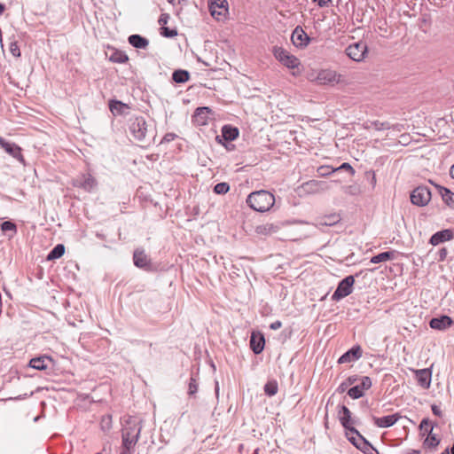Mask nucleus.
Instances as JSON below:
<instances>
[{"mask_svg":"<svg viewBox=\"0 0 454 454\" xmlns=\"http://www.w3.org/2000/svg\"><path fill=\"white\" fill-rule=\"evenodd\" d=\"M247 206L256 212H267L275 204V196L269 191L259 190L251 192L246 200Z\"/></svg>","mask_w":454,"mask_h":454,"instance_id":"f257e3e1","label":"nucleus"},{"mask_svg":"<svg viewBox=\"0 0 454 454\" xmlns=\"http://www.w3.org/2000/svg\"><path fill=\"white\" fill-rule=\"evenodd\" d=\"M141 420L136 417H129L121 429L122 445L135 446L140 437Z\"/></svg>","mask_w":454,"mask_h":454,"instance_id":"f03ea898","label":"nucleus"},{"mask_svg":"<svg viewBox=\"0 0 454 454\" xmlns=\"http://www.w3.org/2000/svg\"><path fill=\"white\" fill-rule=\"evenodd\" d=\"M362 272L363 271L361 270L360 272L356 273L355 276L348 275V276L345 277L343 279H341L339 282L337 288L335 289V291L333 292V294L332 295V300L338 301L347 297L350 294H352L353 286L355 284V277H358Z\"/></svg>","mask_w":454,"mask_h":454,"instance_id":"7ed1b4c3","label":"nucleus"},{"mask_svg":"<svg viewBox=\"0 0 454 454\" xmlns=\"http://www.w3.org/2000/svg\"><path fill=\"white\" fill-rule=\"evenodd\" d=\"M430 124L432 136L427 134V138L436 141L447 136L449 126L444 117L432 116Z\"/></svg>","mask_w":454,"mask_h":454,"instance_id":"20e7f679","label":"nucleus"},{"mask_svg":"<svg viewBox=\"0 0 454 454\" xmlns=\"http://www.w3.org/2000/svg\"><path fill=\"white\" fill-rule=\"evenodd\" d=\"M71 184L74 187L82 189L86 192H92L98 186L97 179L90 172L78 174L72 179Z\"/></svg>","mask_w":454,"mask_h":454,"instance_id":"39448f33","label":"nucleus"},{"mask_svg":"<svg viewBox=\"0 0 454 454\" xmlns=\"http://www.w3.org/2000/svg\"><path fill=\"white\" fill-rule=\"evenodd\" d=\"M273 55L276 59L288 69H294L301 65L300 59L282 47L275 46Z\"/></svg>","mask_w":454,"mask_h":454,"instance_id":"423d86ee","label":"nucleus"},{"mask_svg":"<svg viewBox=\"0 0 454 454\" xmlns=\"http://www.w3.org/2000/svg\"><path fill=\"white\" fill-rule=\"evenodd\" d=\"M129 130L135 139L142 141L147 132V124L143 116H132L129 120Z\"/></svg>","mask_w":454,"mask_h":454,"instance_id":"0eeeda50","label":"nucleus"},{"mask_svg":"<svg viewBox=\"0 0 454 454\" xmlns=\"http://www.w3.org/2000/svg\"><path fill=\"white\" fill-rule=\"evenodd\" d=\"M345 53L350 59L360 62L365 59L368 53V47L365 42L358 41L349 44L345 49Z\"/></svg>","mask_w":454,"mask_h":454,"instance_id":"6e6552de","label":"nucleus"},{"mask_svg":"<svg viewBox=\"0 0 454 454\" xmlns=\"http://www.w3.org/2000/svg\"><path fill=\"white\" fill-rule=\"evenodd\" d=\"M134 265L145 271H156L155 265L152 262L151 258L145 254L144 249L137 248L133 253Z\"/></svg>","mask_w":454,"mask_h":454,"instance_id":"1a4fd4ad","label":"nucleus"},{"mask_svg":"<svg viewBox=\"0 0 454 454\" xmlns=\"http://www.w3.org/2000/svg\"><path fill=\"white\" fill-rule=\"evenodd\" d=\"M341 75L336 71L331 69L320 70L314 81L318 85H330L333 86L340 82Z\"/></svg>","mask_w":454,"mask_h":454,"instance_id":"9d476101","label":"nucleus"},{"mask_svg":"<svg viewBox=\"0 0 454 454\" xmlns=\"http://www.w3.org/2000/svg\"><path fill=\"white\" fill-rule=\"evenodd\" d=\"M28 365L33 369L45 371L47 374H50V372L55 367V361L51 356H41L30 359Z\"/></svg>","mask_w":454,"mask_h":454,"instance_id":"9b49d317","label":"nucleus"},{"mask_svg":"<svg viewBox=\"0 0 454 454\" xmlns=\"http://www.w3.org/2000/svg\"><path fill=\"white\" fill-rule=\"evenodd\" d=\"M211 15L217 20H223L229 12L227 0H208Z\"/></svg>","mask_w":454,"mask_h":454,"instance_id":"f8f14e48","label":"nucleus"},{"mask_svg":"<svg viewBox=\"0 0 454 454\" xmlns=\"http://www.w3.org/2000/svg\"><path fill=\"white\" fill-rule=\"evenodd\" d=\"M0 147L20 163L25 164V159L22 155L21 148L17 144L9 142L0 137Z\"/></svg>","mask_w":454,"mask_h":454,"instance_id":"ddd939ff","label":"nucleus"},{"mask_svg":"<svg viewBox=\"0 0 454 454\" xmlns=\"http://www.w3.org/2000/svg\"><path fill=\"white\" fill-rule=\"evenodd\" d=\"M291 40L295 47L303 49L310 43L311 38L298 26L293 31Z\"/></svg>","mask_w":454,"mask_h":454,"instance_id":"4468645a","label":"nucleus"},{"mask_svg":"<svg viewBox=\"0 0 454 454\" xmlns=\"http://www.w3.org/2000/svg\"><path fill=\"white\" fill-rule=\"evenodd\" d=\"M250 348L255 355L261 354L265 347L264 335L259 331H253L250 336Z\"/></svg>","mask_w":454,"mask_h":454,"instance_id":"2eb2a0df","label":"nucleus"},{"mask_svg":"<svg viewBox=\"0 0 454 454\" xmlns=\"http://www.w3.org/2000/svg\"><path fill=\"white\" fill-rule=\"evenodd\" d=\"M363 356L362 348L359 345H355L338 359V364H348L360 359Z\"/></svg>","mask_w":454,"mask_h":454,"instance_id":"dca6fc26","label":"nucleus"},{"mask_svg":"<svg viewBox=\"0 0 454 454\" xmlns=\"http://www.w3.org/2000/svg\"><path fill=\"white\" fill-rule=\"evenodd\" d=\"M212 113L208 106L197 107L192 114V121L195 125L205 126L208 122V115Z\"/></svg>","mask_w":454,"mask_h":454,"instance_id":"f3484780","label":"nucleus"},{"mask_svg":"<svg viewBox=\"0 0 454 454\" xmlns=\"http://www.w3.org/2000/svg\"><path fill=\"white\" fill-rule=\"evenodd\" d=\"M239 135V130L238 128L233 127L231 125H223L222 128V134L221 136L216 137V140L218 143L223 144V140L227 142H231L235 140Z\"/></svg>","mask_w":454,"mask_h":454,"instance_id":"a211bd4d","label":"nucleus"},{"mask_svg":"<svg viewBox=\"0 0 454 454\" xmlns=\"http://www.w3.org/2000/svg\"><path fill=\"white\" fill-rule=\"evenodd\" d=\"M399 419L400 415L398 413L387 415L381 418H378L375 416H372V418L374 425L380 428H387L394 426L398 421Z\"/></svg>","mask_w":454,"mask_h":454,"instance_id":"6ab92c4d","label":"nucleus"},{"mask_svg":"<svg viewBox=\"0 0 454 454\" xmlns=\"http://www.w3.org/2000/svg\"><path fill=\"white\" fill-rule=\"evenodd\" d=\"M338 408V418L345 430L354 427L349 409L344 404L339 405Z\"/></svg>","mask_w":454,"mask_h":454,"instance_id":"aec40b11","label":"nucleus"},{"mask_svg":"<svg viewBox=\"0 0 454 454\" xmlns=\"http://www.w3.org/2000/svg\"><path fill=\"white\" fill-rule=\"evenodd\" d=\"M341 221V215L340 213H331L328 215H322L317 219L316 225L319 228L323 226H334Z\"/></svg>","mask_w":454,"mask_h":454,"instance_id":"412c9836","label":"nucleus"},{"mask_svg":"<svg viewBox=\"0 0 454 454\" xmlns=\"http://www.w3.org/2000/svg\"><path fill=\"white\" fill-rule=\"evenodd\" d=\"M454 238L452 230L446 229L434 233L431 239L430 243L433 246L440 245L443 242L449 241Z\"/></svg>","mask_w":454,"mask_h":454,"instance_id":"4be33fe9","label":"nucleus"},{"mask_svg":"<svg viewBox=\"0 0 454 454\" xmlns=\"http://www.w3.org/2000/svg\"><path fill=\"white\" fill-rule=\"evenodd\" d=\"M398 254L399 253L395 250L385 251L372 256L370 262L377 264L387 261H392L397 258Z\"/></svg>","mask_w":454,"mask_h":454,"instance_id":"5701e85b","label":"nucleus"},{"mask_svg":"<svg viewBox=\"0 0 454 454\" xmlns=\"http://www.w3.org/2000/svg\"><path fill=\"white\" fill-rule=\"evenodd\" d=\"M426 191V187L424 186H419L416 189H414L410 195L411 202L413 205L419 206V207H424L426 206V200L424 199V192Z\"/></svg>","mask_w":454,"mask_h":454,"instance_id":"b1692460","label":"nucleus"},{"mask_svg":"<svg viewBox=\"0 0 454 454\" xmlns=\"http://www.w3.org/2000/svg\"><path fill=\"white\" fill-rule=\"evenodd\" d=\"M451 324L452 320L448 316H442L441 317L438 318H433L430 321L431 328L440 331L449 328L451 325Z\"/></svg>","mask_w":454,"mask_h":454,"instance_id":"393cba45","label":"nucleus"},{"mask_svg":"<svg viewBox=\"0 0 454 454\" xmlns=\"http://www.w3.org/2000/svg\"><path fill=\"white\" fill-rule=\"evenodd\" d=\"M278 230L279 226L278 224H274L272 223H266L256 226L255 233L258 235L269 236L277 233Z\"/></svg>","mask_w":454,"mask_h":454,"instance_id":"a878e982","label":"nucleus"},{"mask_svg":"<svg viewBox=\"0 0 454 454\" xmlns=\"http://www.w3.org/2000/svg\"><path fill=\"white\" fill-rule=\"evenodd\" d=\"M109 109L114 115H121L125 111L129 109V106L117 99H111L108 103Z\"/></svg>","mask_w":454,"mask_h":454,"instance_id":"bb28decb","label":"nucleus"},{"mask_svg":"<svg viewBox=\"0 0 454 454\" xmlns=\"http://www.w3.org/2000/svg\"><path fill=\"white\" fill-rule=\"evenodd\" d=\"M128 42L131 46L137 49H145L149 44L148 39L137 34L129 35Z\"/></svg>","mask_w":454,"mask_h":454,"instance_id":"cd10ccee","label":"nucleus"},{"mask_svg":"<svg viewBox=\"0 0 454 454\" xmlns=\"http://www.w3.org/2000/svg\"><path fill=\"white\" fill-rule=\"evenodd\" d=\"M109 60L113 63L123 64L129 61V57L124 51L113 49Z\"/></svg>","mask_w":454,"mask_h":454,"instance_id":"c85d7f7f","label":"nucleus"},{"mask_svg":"<svg viewBox=\"0 0 454 454\" xmlns=\"http://www.w3.org/2000/svg\"><path fill=\"white\" fill-rule=\"evenodd\" d=\"M360 443L358 444L357 449L364 454H379V451L376 448H374L372 443L365 438L358 439Z\"/></svg>","mask_w":454,"mask_h":454,"instance_id":"c756f323","label":"nucleus"},{"mask_svg":"<svg viewBox=\"0 0 454 454\" xmlns=\"http://www.w3.org/2000/svg\"><path fill=\"white\" fill-rule=\"evenodd\" d=\"M190 79V73L184 69H177L172 73V80L176 83H184Z\"/></svg>","mask_w":454,"mask_h":454,"instance_id":"7c9ffc66","label":"nucleus"},{"mask_svg":"<svg viewBox=\"0 0 454 454\" xmlns=\"http://www.w3.org/2000/svg\"><path fill=\"white\" fill-rule=\"evenodd\" d=\"M346 436L348 440L357 449L360 443L359 438L364 439V437L355 428H349L346 430Z\"/></svg>","mask_w":454,"mask_h":454,"instance_id":"2f4dec72","label":"nucleus"},{"mask_svg":"<svg viewBox=\"0 0 454 454\" xmlns=\"http://www.w3.org/2000/svg\"><path fill=\"white\" fill-rule=\"evenodd\" d=\"M65 253V246L63 244L56 245L47 254V261H54L63 256Z\"/></svg>","mask_w":454,"mask_h":454,"instance_id":"473e14b6","label":"nucleus"},{"mask_svg":"<svg viewBox=\"0 0 454 454\" xmlns=\"http://www.w3.org/2000/svg\"><path fill=\"white\" fill-rule=\"evenodd\" d=\"M199 374L198 373H192L189 383H188V395L190 396L195 395V394L198 392L199 388Z\"/></svg>","mask_w":454,"mask_h":454,"instance_id":"72a5a7b5","label":"nucleus"},{"mask_svg":"<svg viewBox=\"0 0 454 454\" xmlns=\"http://www.w3.org/2000/svg\"><path fill=\"white\" fill-rule=\"evenodd\" d=\"M358 380L357 375H350L344 381H342L338 387L336 388V392L339 394L344 393L348 387L356 382Z\"/></svg>","mask_w":454,"mask_h":454,"instance_id":"f704fd0d","label":"nucleus"},{"mask_svg":"<svg viewBox=\"0 0 454 454\" xmlns=\"http://www.w3.org/2000/svg\"><path fill=\"white\" fill-rule=\"evenodd\" d=\"M264 393L268 396H273L278 393V385L276 380L268 381L263 387Z\"/></svg>","mask_w":454,"mask_h":454,"instance_id":"c9c22d12","label":"nucleus"},{"mask_svg":"<svg viewBox=\"0 0 454 454\" xmlns=\"http://www.w3.org/2000/svg\"><path fill=\"white\" fill-rule=\"evenodd\" d=\"M439 192L447 205L454 206V194L450 190L439 188Z\"/></svg>","mask_w":454,"mask_h":454,"instance_id":"e433bc0d","label":"nucleus"},{"mask_svg":"<svg viewBox=\"0 0 454 454\" xmlns=\"http://www.w3.org/2000/svg\"><path fill=\"white\" fill-rule=\"evenodd\" d=\"M230 184L226 182H221V183H218L216 184L214 188H213V192L215 193V194H219V195H224L226 194L229 191H230Z\"/></svg>","mask_w":454,"mask_h":454,"instance_id":"4c0bfd02","label":"nucleus"},{"mask_svg":"<svg viewBox=\"0 0 454 454\" xmlns=\"http://www.w3.org/2000/svg\"><path fill=\"white\" fill-rule=\"evenodd\" d=\"M348 395L352 399H359L364 395V393L356 385V386L350 387L348 390Z\"/></svg>","mask_w":454,"mask_h":454,"instance_id":"58836bf2","label":"nucleus"},{"mask_svg":"<svg viewBox=\"0 0 454 454\" xmlns=\"http://www.w3.org/2000/svg\"><path fill=\"white\" fill-rule=\"evenodd\" d=\"M100 427L103 431H109L112 428V416L105 415L101 418Z\"/></svg>","mask_w":454,"mask_h":454,"instance_id":"ea45409f","label":"nucleus"},{"mask_svg":"<svg viewBox=\"0 0 454 454\" xmlns=\"http://www.w3.org/2000/svg\"><path fill=\"white\" fill-rule=\"evenodd\" d=\"M9 50L13 57L20 58L21 56V51L18 45V42L14 38L11 40Z\"/></svg>","mask_w":454,"mask_h":454,"instance_id":"a19ab883","label":"nucleus"},{"mask_svg":"<svg viewBox=\"0 0 454 454\" xmlns=\"http://www.w3.org/2000/svg\"><path fill=\"white\" fill-rule=\"evenodd\" d=\"M360 389L364 393L365 390H368L372 387V382L369 376H363L361 378L360 384L357 385Z\"/></svg>","mask_w":454,"mask_h":454,"instance_id":"79ce46f5","label":"nucleus"},{"mask_svg":"<svg viewBox=\"0 0 454 454\" xmlns=\"http://www.w3.org/2000/svg\"><path fill=\"white\" fill-rule=\"evenodd\" d=\"M1 230L3 231H12L14 234L17 232V226L11 221H4L1 223Z\"/></svg>","mask_w":454,"mask_h":454,"instance_id":"37998d69","label":"nucleus"},{"mask_svg":"<svg viewBox=\"0 0 454 454\" xmlns=\"http://www.w3.org/2000/svg\"><path fill=\"white\" fill-rule=\"evenodd\" d=\"M416 379L422 387H426V368L415 371Z\"/></svg>","mask_w":454,"mask_h":454,"instance_id":"c03bdc74","label":"nucleus"},{"mask_svg":"<svg viewBox=\"0 0 454 454\" xmlns=\"http://www.w3.org/2000/svg\"><path fill=\"white\" fill-rule=\"evenodd\" d=\"M160 35L166 38H173L177 35V31L176 29H170L168 27H161Z\"/></svg>","mask_w":454,"mask_h":454,"instance_id":"a18cd8bd","label":"nucleus"},{"mask_svg":"<svg viewBox=\"0 0 454 454\" xmlns=\"http://www.w3.org/2000/svg\"><path fill=\"white\" fill-rule=\"evenodd\" d=\"M426 221V217L423 214H420L418 218L415 220V226L418 229L419 234L421 235L422 232L425 231V225L424 223Z\"/></svg>","mask_w":454,"mask_h":454,"instance_id":"49530a36","label":"nucleus"},{"mask_svg":"<svg viewBox=\"0 0 454 454\" xmlns=\"http://www.w3.org/2000/svg\"><path fill=\"white\" fill-rule=\"evenodd\" d=\"M317 172L322 176H328L334 173V168L330 166H321L318 168Z\"/></svg>","mask_w":454,"mask_h":454,"instance_id":"de8ad7c7","label":"nucleus"},{"mask_svg":"<svg viewBox=\"0 0 454 454\" xmlns=\"http://www.w3.org/2000/svg\"><path fill=\"white\" fill-rule=\"evenodd\" d=\"M372 125L376 130H386L390 129V125L388 122H381L380 121H373Z\"/></svg>","mask_w":454,"mask_h":454,"instance_id":"09e8293b","label":"nucleus"},{"mask_svg":"<svg viewBox=\"0 0 454 454\" xmlns=\"http://www.w3.org/2000/svg\"><path fill=\"white\" fill-rule=\"evenodd\" d=\"M340 170H347L350 173L351 176L355 175V169L352 168V166L348 162H343L340 166L334 168V172L340 171Z\"/></svg>","mask_w":454,"mask_h":454,"instance_id":"8fccbe9b","label":"nucleus"},{"mask_svg":"<svg viewBox=\"0 0 454 454\" xmlns=\"http://www.w3.org/2000/svg\"><path fill=\"white\" fill-rule=\"evenodd\" d=\"M439 442L440 440L431 432L427 434V444L431 446H436L438 445Z\"/></svg>","mask_w":454,"mask_h":454,"instance_id":"3c124183","label":"nucleus"},{"mask_svg":"<svg viewBox=\"0 0 454 454\" xmlns=\"http://www.w3.org/2000/svg\"><path fill=\"white\" fill-rule=\"evenodd\" d=\"M168 20L169 15L168 13H161L158 22L161 27H164V25H166L168 22Z\"/></svg>","mask_w":454,"mask_h":454,"instance_id":"603ef678","label":"nucleus"},{"mask_svg":"<svg viewBox=\"0 0 454 454\" xmlns=\"http://www.w3.org/2000/svg\"><path fill=\"white\" fill-rule=\"evenodd\" d=\"M176 137L175 133H167L161 139V143H169Z\"/></svg>","mask_w":454,"mask_h":454,"instance_id":"864d4df0","label":"nucleus"},{"mask_svg":"<svg viewBox=\"0 0 454 454\" xmlns=\"http://www.w3.org/2000/svg\"><path fill=\"white\" fill-rule=\"evenodd\" d=\"M419 432L422 437L426 435V417L422 418L419 422Z\"/></svg>","mask_w":454,"mask_h":454,"instance_id":"5fc2aeb1","label":"nucleus"},{"mask_svg":"<svg viewBox=\"0 0 454 454\" xmlns=\"http://www.w3.org/2000/svg\"><path fill=\"white\" fill-rule=\"evenodd\" d=\"M135 446H125L121 444V454H132V450Z\"/></svg>","mask_w":454,"mask_h":454,"instance_id":"6e6d98bb","label":"nucleus"},{"mask_svg":"<svg viewBox=\"0 0 454 454\" xmlns=\"http://www.w3.org/2000/svg\"><path fill=\"white\" fill-rule=\"evenodd\" d=\"M282 326V322L279 321V320H276L274 322H272L270 325V328L271 330H278L279 329L280 327Z\"/></svg>","mask_w":454,"mask_h":454,"instance_id":"4d7b16f0","label":"nucleus"},{"mask_svg":"<svg viewBox=\"0 0 454 454\" xmlns=\"http://www.w3.org/2000/svg\"><path fill=\"white\" fill-rule=\"evenodd\" d=\"M317 3L320 7L327 6L332 0H313Z\"/></svg>","mask_w":454,"mask_h":454,"instance_id":"13d9d810","label":"nucleus"},{"mask_svg":"<svg viewBox=\"0 0 454 454\" xmlns=\"http://www.w3.org/2000/svg\"><path fill=\"white\" fill-rule=\"evenodd\" d=\"M403 454H420L419 450L408 449L403 450Z\"/></svg>","mask_w":454,"mask_h":454,"instance_id":"bf43d9fd","label":"nucleus"},{"mask_svg":"<svg viewBox=\"0 0 454 454\" xmlns=\"http://www.w3.org/2000/svg\"><path fill=\"white\" fill-rule=\"evenodd\" d=\"M432 411H433L434 414H435L437 416H441V414H442L440 408L436 405L432 406Z\"/></svg>","mask_w":454,"mask_h":454,"instance_id":"052dcab7","label":"nucleus"},{"mask_svg":"<svg viewBox=\"0 0 454 454\" xmlns=\"http://www.w3.org/2000/svg\"><path fill=\"white\" fill-rule=\"evenodd\" d=\"M446 255H447V251H446V249H444V248H443V249H441V250H440V252H439V257H440V260H441V261L444 260V259H445V257H446Z\"/></svg>","mask_w":454,"mask_h":454,"instance_id":"680f3d73","label":"nucleus"},{"mask_svg":"<svg viewBox=\"0 0 454 454\" xmlns=\"http://www.w3.org/2000/svg\"><path fill=\"white\" fill-rule=\"evenodd\" d=\"M4 10H5V5L4 4L0 3V15H2L4 13Z\"/></svg>","mask_w":454,"mask_h":454,"instance_id":"e2e57ef3","label":"nucleus"},{"mask_svg":"<svg viewBox=\"0 0 454 454\" xmlns=\"http://www.w3.org/2000/svg\"><path fill=\"white\" fill-rule=\"evenodd\" d=\"M450 176L454 178V164L451 166L450 170Z\"/></svg>","mask_w":454,"mask_h":454,"instance_id":"0e129e2a","label":"nucleus"},{"mask_svg":"<svg viewBox=\"0 0 454 454\" xmlns=\"http://www.w3.org/2000/svg\"><path fill=\"white\" fill-rule=\"evenodd\" d=\"M215 394L218 395V392H219V385H218V381H215Z\"/></svg>","mask_w":454,"mask_h":454,"instance_id":"69168bd1","label":"nucleus"},{"mask_svg":"<svg viewBox=\"0 0 454 454\" xmlns=\"http://www.w3.org/2000/svg\"><path fill=\"white\" fill-rule=\"evenodd\" d=\"M375 183H376V177H375V175L373 173L372 176V184H374Z\"/></svg>","mask_w":454,"mask_h":454,"instance_id":"338daca9","label":"nucleus"},{"mask_svg":"<svg viewBox=\"0 0 454 454\" xmlns=\"http://www.w3.org/2000/svg\"><path fill=\"white\" fill-rule=\"evenodd\" d=\"M451 454H454V443H453V446L451 448Z\"/></svg>","mask_w":454,"mask_h":454,"instance_id":"774afa93","label":"nucleus"}]
</instances>
